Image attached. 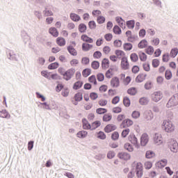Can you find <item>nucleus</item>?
<instances>
[{
  "instance_id": "nucleus-1",
  "label": "nucleus",
  "mask_w": 178,
  "mask_h": 178,
  "mask_svg": "<svg viewBox=\"0 0 178 178\" xmlns=\"http://www.w3.org/2000/svg\"><path fill=\"white\" fill-rule=\"evenodd\" d=\"M162 129H163L166 133H173V131H175V125L172 121L165 120L163 122Z\"/></svg>"
},
{
  "instance_id": "nucleus-2",
  "label": "nucleus",
  "mask_w": 178,
  "mask_h": 178,
  "mask_svg": "<svg viewBox=\"0 0 178 178\" xmlns=\"http://www.w3.org/2000/svg\"><path fill=\"white\" fill-rule=\"evenodd\" d=\"M178 105V93L175 94L172 97L170 98L168 103L166 104V108H173V106H177Z\"/></svg>"
},
{
  "instance_id": "nucleus-3",
  "label": "nucleus",
  "mask_w": 178,
  "mask_h": 178,
  "mask_svg": "<svg viewBox=\"0 0 178 178\" xmlns=\"http://www.w3.org/2000/svg\"><path fill=\"white\" fill-rule=\"evenodd\" d=\"M74 73H76V70L71 68L65 72L64 73H62V76H63L64 80H66V81H69L73 77L74 75Z\"/></svg>"
},
{
  "instance_id": "nucleus-4",
  "label": "nucleus",
  "mask_w": 178,
  "mask_h": 178,
  "mask_svg": "<svg viewBox=\"0 0 178 178\" xmlns=\"http://www.w3.org/2000/svg\"><path fill=\"white\" fill-rule=\"evenodd\" d=\"M163 98V93L160 90L156 91L152 95V101H154V102H159Z\"/></svg>"
},
{
  "instance_id": "nucleus-5",
  "label": "nucleus",
  "mask_w": 178,
  "mask_h": 178,
  "mask_svg": "<svg viewBox=\"0 0 178 178\" xmlns=\"http://www.w3.org/2000/svg\"><path fill=\"white\" fill-rule=\"evenodd\" d=\"M8 59L10 60H13L14 62H17L19 60V58L17 57V54H15L13 50H8L7 51Z\"/></svg>"
},
{
  "instance_id": "nucleus-6",
  "label": "nucleus",
  "mask_w": 178,
  "mask_h": 178,
  "mask_svg": "<svg viewBox=\"0 0 178 178\" xmlns=\"http://www.w3.org/2000/svg\"><path fill=\"white\" fill-rule=\"evenodd\" d=\"M121 67L123 70H129L130 69V64L127 60V57H122L121 59Z\"/></svg>"
},
{
  "instance_id": "nucleus-7",
  "label": "nucleus",
  "mask_w": 178,
  "mask_h": 178,
  "mask_svg": "<svg viewBox=\"0 0 178 178\" xmlns=\"http://www.w3.org/2000/svg\"><path fill=\"white\" fill-rule=\"evenodd\" d=\"M133 120L127 118L122 121L120 125V129H126V127H130V126H133Z\"/></svg>"
},
{
  "instance_id": "nucleus-8",
  "label": "nucleus",
  "mask_w": 178,
  "mask_h": 178,
  "mask_svg": "<svg viewBox=\"0 0 178 178\" xmlns=\"http://www.w3.org/2000/svg\"><path fill=\"white\" fill-rule=\"evenodd\" d=\"M136 172L137 177H143V164L141 163H136Z\"/></svg>"
},
{
  "instance_id": "nucleus-9",
  "label": "nucleus",
  "mask_w": 178,
  "mask_h": 178,
  "mask_svg": "<svg viewBox=\"0 0 178 178\" xmlns=\"http://www.w3.org/2000/svg\"><path fill=\"white\" fill-rule=\"evenodd\" d=\"M169 148L172 152H177L178 150V143L176 140H171L169 144Z\"/></svg>"
},
{
  "instance_id": "nucleus-10",
  "label": "nucleus",
  "mask_w": 178,
  "mask_h": 178,
  "mask_svg": "<svg viewBox=\"0 0 178 178\" xmlns=\"http://www.w3.org/2000/svg\"><path fill=\"white\" fill-rule=\"evenodd\" d=\"M129 140L130 143H131V144L135 145V147L136 148H139L140 147V145H138V140L136 137V135H130L129 136Z\"/></svg>"
},
{
  "instance_id": "nucleus-11",
  "label": "nucleus",
  "mask_w": 178,
  "mask_h": 178,
  "mask_svg": "<svg viewBox=\"0 0 178 178\" xmlns=\"http://www.w3.org/2000/svg\"><path fill=\"white\" fill-rule=\"evenodd\" d=\"M118 156L120 159H123L124 161H129L131 158L130 154L124 152L118 153Z\"/></svg>"
},
{
  "instance_id": "nucleus-12",
  "label": "nucleus",
  "mask_w": 178,
  "mask_h": 178,
  "mask_svg": "<svg viewBox=\"0 0 178 178\" xmlns=\"http://www.w3.org/2000/svg\"><path fill=\"white\" fill-rule=\"evenodd\" d=\"M115 22L118 23L121 29H126V22L124 21V19H123V18H122V17H116Z\"/></svg>"
},
{
  "instance_id": "nucleus-13",
  "label": "nucleus",
  "mask_w": 178,
  "mask_h": 178,
  "mask_svg": "<svg viewBox=\"0 0 178 178\" xmlns=\"http://www.w3.org/2000/svg\"><path fill=\"white\" fill-rule=\"evenodd\" d=\"M111 87L118 88V87H119V86H120V82L119 81V78H118L117 76L112 78V79L111 81Z\"/></svg>"
},
{
  "instance_id": "nucleus-14",
  "label": "nucleus",
  "mask_w": 178,
  "mask_h": 178,
  "mask_svg": "<svg viewBox=\"0 0 178 178\" xmlns=\"http://www.w3.org/2000/svg\"><path fill=\"white\" fill-rule=\"evenodd\" d=\"M21 37L24 44L29 42V41L30 40V36L29 35V33H27L26 31H21Z\"/></svg>"
},
{
  "instance_id": "nucleus-15",
  "label": "nucleus",
  "mask_w": 178,
  "mask_h": 178,
  "mask_svg": "<svg viewBox=\"0 0 178 178\" xmlns=\"http://www.w3.org/2000/svg\"><path fill=\"white\" fill-rule=\"evenodd\" d=\"M140 144L143 147H145L148 144V135L143 134L140 138Z\"/></svg>"
},
{
  "instance_id": "nucleus-16",
  "label": "nucleus",
  "mask_w": 178,
  "mask_h": 178,
  "mask_svg": "<svg viewBox=\"0 0 178 178\" xmlns=\"http://www.w3.org/2000/svg\"><path fill=\"white\" fill-rule=\"evenodd\" d=\"M116 125L108 124L104 127V131L106 133H111L116 130Z\"/></svg>"
},
{
  "instance_id": "nucleus-17",
  "label": "nucleus",
  "mask_w": 178,
  "mask_h": 178,
  "mask_svg": "<svg viewBox=\"0 0 178 178\" xmlns=\"http://www.w3.org/2000/svg\"><path fill=\"white\" fill-rule=\"evenodd\" d=\"M82 127L83 130H91V125L88 123V120L86 118L82 119Z\"/></svg>"
},
{
  "instance_id": "nucleus-18",
  "label": "nucleus",
  "mask_w": 178,
  "mask_h": 178,
  "mask_svg": "<svg viewBox=\"0 0 178 178\" xmlns=\"http://www.w3.org/2000/svg\"><path fill=\"white\" fill-rule=\"evenodd\" d=\"M43 14L45 17H49V16H54V13L51 10L48 6H45L43 10Z\"/></svg>"
},
{
  "instance_id": "nucleus-19",
  "label": "nucleus",
  "mask_w": 178,
  "mask_h": 178,
  "mask_svg": "<svg viewBox=\"0 0 178 178\" xmlns=\"http://www.w3.org/2000/svg\"><path fill=\"white\" fill-rule=\"evenodd\" d=\"M154 141L155 144H157V145H161V144H162V136L159 134H155Z\"/></svg>"
},
{
  "instance_id": "nucleus-20",
  "label": "nucleus",
  "mask_w": 178,
  "mask_h": 178,
  "mask_svg": "<svg viewBox=\"0 0 178 178\" xmlns=\"http://www.w3.org/2000/svg\"><path fill=\"white\" fill-rule=\"evenodd\" d=\"M67 50L68 51L69 54H70L72 56H77V51L73 46L70 45L67 47Z\"/></svg>"
},
{
  "instance_id": "nucleus-21",
  "label": "nucleus",
  "mask_w": 178,
  "mask_h": 178,
  "mask_svg": "<svg viewBox=\"0 0 178 178\" xmlns=\"http://www.w3.org/2000/svg\"><path fill=\"white\" fill-rule=\"evenodd\" d=\"M145 77H147V74H139L136 78V83H143Z\"/></svg>"
},
{
  "instance_id": "nucleus-22",
  "label": "nucleus",
  "mask_w": 178,
  "mask_h": 178,
  "mask_svg": "<svg viewBox=\"0 0 178 178\" xmlns=\"http://www.w3.org/2000/svg\"><path fill=\"white\" fill-rule=\"evenodd\" d=\"M81 40H82V41H84L85 42H88L89 44H92V42H94V40L88 37V35H82L81 36Z\"/></svg>"
},
{
  "instance_id": "nucleus-23",
  "label": "nucleus",
  "mask_w": 178,
  "mask_h": 178,
  "mask_svg": "<svg viewBox=\"0 0 178 178\" xmlns=\"http://www.w3.org/2000/svg\"><path fill=\"white\" fill-rule=\"evenodd\" d=\"M138 47L140 49H144V48H147V47H148V42L147 40L143 39L138 43Z\"/></svg>"
},
{
  "instance_id": "nucleus-24",
  "label": "nucleus",
  "mask_w": 178,
  "mask_h": 178,
  "mask_svg": "<svg viewBox=\"0 0 178 178\" xmlns=\"http://www.w3.org/2000/svg\"><path fill=\"white\" fill-rule=\"evenodd\" d=\"M56 43L59 47H65L66 45V40L63 38H58L56 39Z\"/></svg>"
},
{
  "instance_id": "nucleus-25",
  "label": "nucleus",
  "mask_w": 178,
  "mask_h": 178,
  "mask_svg": "<svg viewBox=\"0 0 178 178\" xmlns=\"http://www.w3.org/2000/svg\"><path fill=\"white\" fill-rule=\"evenodd\" d=\"M88 134V132H87V131H80L76 134V136L78 138H86Z\"/></svg>"
},
{
  "instance_id": "nucleus-26",
  "label": "nucleus",
  "mask_w": 178,
  "mask_h": 178,
  "mask_svg": "<svg viewBox=\"0 0 178 178\" xmlns=\"http://www.w3.org/2000/svg\"><path fill=\"white\" fill-rule=\"evenodd\" d=\"M134 26H136V21L134 19H131L127 22V26L129 30H133L134 29Z\"/></svg>"
},
{
  "instance_id": "nucleus-27",
  "label": "nucleus",
  "mask_w": 178,
  "mask_h": 178,
  "mask_svg": "<svg viewBox=\"0 0 178 178\" xmlns=\"http://www.w3.org/2000/svg\"><path fill=\"white\" fill-rule=\"evenodd\" d=\"M149 102V99H148V97H141L139 99V104L140 105H148Z\"/></svg>"
},
{
  "instance_id": "nucleus-28",
  "label": "nucleus",
  "mask_w": 178,
  "mask_h": 178,
  "mask_svg": "<svg viewBox=\"0 0 178 178\" xmlns=\"http://www.w3.org/2000/svg\"><path fill=\"white\" fill-rule=\"evenodd\" d=\"M91 128L90 130H95V129H98V127H99V126H101V122L100 121H95L91 124Z\"/></svg>"
},
{
  "instance_id": "nucleus-29",
  "label": "nucleus",
  "mask_w": 178,
  "mask_h": 178,
  "mask_svg": "<svg viewBox=\"0 0 178 178\" xmlns=\"http://www.w3.org/2000/svg\"><path fill=\"white\" fill-rule=\"evenodd\" d=\"M91 48H92V44L88 43L82 44V50L84 51V52H88V51L91 49Z\"/></svg>"
},
{
  "instance_id": "nucleus-30",
  "label": "nucleus",
  "mask_w": 178,
  "mask_h": 178,
  "mask_svg": "<svg viewBox=\"0 0 178 178\" xmlns=\"http://www.w3.org/2000/svg\"><path fill=\"white\" fill-rule=\"evenodd\" d=\"M70 19L73 20V22H79V20H81V18L76 13H71Z\"/></svg>"
},
{
  "instance_id": "nucleus-31",
  "label": "nucleus",
  "mask_w": 178,
  "mask_h": 178,
  "mask_svg": "<svg viewBox=\"0 0 178 178\" xmlns=\"http://www.w3.org/2000/svg\"><path fill=\"white\" fill-rule=\"evenodd\" d=\"M102 69H106L109 67V60L108 58H104L102 61Z\"/></svg>"
},
{
  "instance_id": "nucleus-32",
  "label": "nucleus",
  "mask_w": 178,
  "mask_h": 178,
  "mask_svg": "<svg viewBox=\"0 0 178 178\" xmlns=\"http://www.w3.org/2000/svg\"><path fill=\"white\" fill-rule=\"evenodd\" d=\"M49 33L53 37H58L59 35V33L58 32V29L56 28H50Z\"/></svg>"
},
{
  "instance_id": "nucleus-33",
  "label": "nucleus",
  "mask_w": 178,
  "mask_h": 178,
  "mask_svg": "<svg viewBox=\"0 0 178 178\" xmlns=\"http://www.w3.org/2000/svg\"><path fill=\"white\" fill-rule=\"evenodd\" d=\"M33 15L34 16H35V17H37V19H38L39 20L42 19V12H41L40 10H34L33 11Z\"/></svg>"
},
{
  "instance_id": "nucleus-34",
  "label": "nucleus",
  "mask_w": 178,
  "mask_h": 178,
  "mask_svg": "<svg viewBox=\"0 0 178 178\" xmlns=\"http://www.w3.org/2000/svg\"><path fill=\"white\" fill-rule=\"evenodd\" d=\"M3 119H10V114L6 109L1 111Z\"/></svg>"
},
{
  "instance_id": "nucleus-35",
  "label": "nucleus",
  "mask_w": 178,
  "mask_h": 178,
  "mask_svg": "<svg viewBox=\"0 0 178 178\" xmlns=\"http://www.w3.org/2000/svg\"><path fill=\"white\" fill-rule=\"evenodd\" d=\"M58 67H59V63L58 62L52 63L48 66L49 70H55V69H58Z\"/></svg>"
},
{
  "instance_id": "nucleus-36",
  "label": "nucleus",
  "mask_w": 178,
  "mask_h": 178,
  "mask_svg": "<svg viewBox=\"0 0 178 178\" xmlns=\"http://www.w3.org/2000/svg\"><path fill=\"white\" fill-rule=\"evenodd\" d=\"M75 101L80 102V101H83V93L81 92H77L74 95V97Z\"/></svg>"
},
{
  "instance_id": "nucleus-37",
  "label": "nucleus",
  "mask_w": 178,
  "mask_h": 178,
  "mask_svg": "<svg viewBox=\"0 0 178 178\" xmlns=\"http://www.w3.org/2000/svg\"><path fill=\"white\" fill-rule=\"evenodd\" d=\"M83 87V81H76L73 86L74 90H79Z\"/></svg>"
},
{
  "instance_id": "nucleus-38",
  "label": "nucleus",
  "mask_w": 178,
  "mask_h": 178,
  "mask_svg": "<svg viewBox=\"0 0 178 178\" xmlns=\"http://www.w3.org/2000/svg\"><path fill=\"white\" fill-rule=\"evenodd\" d=\"M79 31L83 33L87 31V26L85 24H80L79 25Z\"/></svg>"
},
{
  "instance_id": "nucleus-39",
  "label": "nucleus",
  "mask_w": 178,
  "mask_h": 178,
  "mask_svg": "<svg viewBox=\"0 0 178 178\" xmlns=\"http://www.w3.org/2000/svg\"><path fill=\"white\" fill-rule=\"evenodd\" d=\"M91 74V69L90 68H86L82 72V76L83 77H88Z\"/></svg>"
},
{
  "instance_id": "nucleus-40",
  "label": "nucleus",
  "mask_w": 178,
  "mask_h": 178,
  "mask_svg": "<svg viewBox=\"0 0 178 178\" xmlns=\"http://www.w3.org/2000/svg\"><path fill=\"white\" fill-rule=\"evenodd\" d=\"M115 54L118 59H122V56H124V51L122 50H115Z\"/></svg>"
},
{
  "instance_id": "nucleus-41",
  "label": "nucleus",
  "mask_w": 178,
  "mask_h": 178,
  "mask_svg": "<svg viewBox=\"0 0 178 178\" xmlns=\"http://www.w3.org/2000/svg\"><path fill=\"white\" fill-rule=\"evenodd\" d=\"M113 31L115 34H118V35L122 34V29L118 25L114 26L113 29Z\"/></svg>"
},
{
  "instance_id": "nucleus-42",
  "label": "nucleus",
  "mask_w": 178,
  "mask_h": 178,
  "mask_svg": "<svg viewBox=\"0 0 178 178\" xmlns=\"http://www.w3.org/2000/svg\"><path fill=\"white\" fill-rule=\"evenodd\" d=\"M108 112V110L106 108H99L96 109V113L98 115H104Z\"/></svg>"
},
{
  "instance_id": "nucleus-43",
  "label": "nucleus",
  "mask_w": 178,
  "mask_h": 178,
  "mask_svg": "<svg viewBox=\"0 0 178 178\" xmlns=\"http://www.w3.org/2000/svg\"><path fill=\"white\" fill-rule=\"evenodd\" d=\"M145 156L147 159H151V158H154V156H155V153L151 150L147 151Z\"/></svg>"
},
{
  "instance_id": "nucleus-44",
  "label": "nucleus",
  "mask_w": 178,
  "mask_h": 178,
  "mask_svg": "<svg viewBox=\"0 0 178 178\" xmlns=\"http://www.w3.org/2000/svg\"><path fill=\"white\" fill-rule=\"evenodd\" d=\"M124 51H131L133 49V44L131 43H125L123 45Z\"/></svg>"
},
{
  "instance_id": "nucleus-45",
  "label": "nucleus",
  "mask_w": 178,
  "mask_h": 178,
  "mask_svg": "<svg viewBox=\"0 0 178 178\" xmlns=\"http://www.w3.org/2000/svg\"><path fill=\"white\" fill-rule=\"evenodd\" d=\"M124 147L125 148V149H127V151H129V152H133V151H134L133 146L131 145L130 143H125Z\"/></svg>"
},
{
  "instance_id": "nucleus-46",
  "label": "nucleus",
  "mask_w": 178,
  "mask_h": 178,
  "mask_svg": "<svg viewBox=\"0 0 178 178\" xmlns=\"http://www.w3.org/2000/svg\"><path fill=\"white\" fill-rule=\"evenodd\" d=\"M112 120V115L104 114L103 116V122H111Z\"/></svg>"
},
{
  "instance_id": "nucleus-47",
  "label": "nucleus",
  "mask_w": 178,
  "mask_h": 178,
  "mask_svg": "<svg viewBox=\"0 0 178 178\" xmlns=\"http://www.w3.org/2000/svg\"><path fill=\"white\" fill-rule=\"evenodd\" d=\"M177 54H178L177 47H175V48L171 49V51H170L171 58H176V56H177Z\"/></svg>"
},
{
  "instance_id": "nucleus-48",
  "label": "nucleus",
  "mask_w": 178,
  "mask_h": 178,
  "mask_svg": "<svg viewBox=\"0 0 178 178\" xmlns=\"http://www.w3.org/2000/svg\"><path fill=\"white\" fill-rule=\"evenodd\" d=\"M88 26L91 30H95V29H97V24L95 23V21H90L88 22Z\"/></svg>"
},
{
  "instance_id": "nucleus-49",
  "label": "nucleus",
  "mask_w": 178,
  "mask_h": 178,
  "mask_svg": "<svg viewBox=\"0 0 178 178\" xmlns=\"http://www.w3.org/2000/svg\"><path fill=\"white\" fill-rule=\"evenodd\" d=\"M127 93L129 94V95H136V94H137V89H136V88H131L127 90Z\"/></svg>"
},
{
  "instance_id": "nucleus-50",
  "label": "nucleus",
  "mask_w": 178,
  "mask_h": 178,
  "mask_svg": "<svg viewBox=\"0 0 178 178\" xmlns=\"http://www.w3.org/2000/svg\"><path fill=\"white\" fill-rule=\"evenodd\" d=\"M139 58L142 62H145L147 60V54L144 52H139Z\"/></svg>"
},
{
  "instance_id": "nucleus-51",
  "label": "nucleus",
  "mask_w": 178,
  "mask_h": 178,
  "mask_svg": "<svg viewBox=\"0 0 178 178\" xmlns=\"http://www.w3.org/2000/svg\"><path fill=\"white\" fill-rule=\"evenodd\" d=\"M97 138H99L100 140H105L106 138V135L103 131H100L97 134Z\"/></svg>"
},
{
  "instance_id": "nucleus-52",
  "label": "nucleus",
  "mask_w": 178,
  "mask_h": 178,
  "mask_svg": "<svg viewBox=\"0 0 178 178\" xmlns=\"http://www.w3.org/2000/svg\"><path fill=\"white\" fill-rule=\"evenodd\" d=\"M91 66L94 70H97V69H99V62L95 60L92 63Z\"/></svg>"
},
{
  "instance_id": "nucleus-53",
  "label": "nucleus",
  "mask_w": 178,
  "mask_h": 178,
  "mask_svg": "<svg viewBox=\"0 0 178 178\" xmlns=\"http://www.w3.org/2000/svg\"><path fill=\"white\" fill-rule=\"evenodd\" d=\"M165 77L166 80H170L172 79V71L167 70L165 72Z\"/></svg>"
},
{
  "instance_id": "nucleus-54",
  "label": "nucleus",
  "mask_w": 178,
  "mask_h": 178,
  "mask_svg": "<svg viewBox=\"0 0 178 178\" xmlns=\"http://www.w3.org/2000/svg\"><path fill=\"white\" fill-rule=\"evenodd\" d=\"M115 156H116V153H115V152H113V151H109L107 153L108 159H113V158H115Z\"/></svg>"
},
{
  "instance_id": "nucleus-55",
  "label": "nucleus",
  "mask_w": 178,
  "mask_h": 178,
  "mask_svg": "<svg viewBox=\"0 0 178 178\" xmlns=\"http://www.w3.org/2000/svg\"><path fill=\"white\" fill-rule=\"evenodd\" d=\"M130 58L132 62H137L138 60V56L136 53L131 54Z\"/></svg>"
},
{
  "instance_id": "nucleus-56",
  "label": "nucleus",
  "mask_w": 178,
  "mask_h": 178,
  "mask_svg": "<svg viewBox=\"0 0 178 178\" xmlns=\"http://www.w3.org/2000/svg\"><path fill=\"white\" fill-rule=\"evenodd\" d=\"M90 83H93L95 86H97V78L95 75H92L88 78Z\"/></svg>"
},
{
  "instance_id": "nucleus-57",
  "label": "nucleus",
  "mask_w": 178,
  "mask_h": 178,
  "mask_svg": "<svg viewBox=\"0 0 178 178\" xmlns=\"http://www.w3.org/2000/svg\"><path fill=\"white\" fill-rule=\"evenodd\" d=\"M106 156V154H99L95 156V159H97V161H102V159H105Z\"/></svg>"
},
{
  "instance_id": "nucleus-58",
  "label": "nucleus",
  "mask_w": 178,
  "mask_h": 178,
  "mask_svg": "<svg viewBox=\"0 0 178 178\" xmlns=\"http://www.w3.org/2000/svg\"><path fill=\"white\" fill-rule=\"evenodd\" d=\"M152 2L157 8H162V1L161 0H152Z\"/></svg>"
},
{
  "instance_id": "nucleus-59",
  "label": "nucleus",
  "mask_w": 178,
  "mask_h": 178,
  "mask_svg": "<svg viewBox=\"0 0 178 178\" xmlns=\"http://www.w3.org/2000/svg\"><path fill=\"white\" fill-rule=\"evenodd\" d=\"M111 138L113 140V141H116L117 140H119V132L115 131L111 135Z\"/></svg>"
},
{
  "instance_id": "nucleus-60",
  "label": "nucleus",
  "mask_w": 178,
  "mask_h": 178,
  "mask_svg": "<svg viewBox=\"0 0 178 178\" xmlns=\"http://www.w3.org/2000/svg\"><path fill=\"white\" fill-rule=\"evenodd\" d=\"M35 3H38L40 6H45L47 0H33Z\"/></svg>"
},
{
  "instance_id": "nucleus-61",
  "label": "nucleus",
  "mask_w": 178,
  "mask_h": 178,
  "mask_svg": "<svg viewBox=\"0 0 178 178\" xmlns=\"http://www.w3.org/2000/svg\"><path fill=\"white\" fill-rule=\"evenodd\" d=\"M123 104L124 106H127V107L130 106V99H129V97H124Z\"/></svg>"
},
{
  "instance_id": "nucleus-62",
  "label": "nucleus",
  "mask_w": 178,
  "mask_h": 178,
  "mask_svg": "<svg viewBox=\"0 0 178 178\" xmlns=\"http://www.w3.org/2000/svg\"><path fill=\"white\" fill-rule=\"evenodd\" d=\"M146 54H147V55H152V54H154V47L152 46H149L146 49Z\"/></svg>"
},
{
  "instance_id": "nucleus-63",
  "label": "nucleus",
  "mask_w": 178,
  "mask_h": 178,
  "mask_svg": "<svg viewBox=\"0 0 178 178\" xmlns=\"http://www.w3.org/2000/svg\"><path fill=\"white\" fill-rule=\"evenodd\" d=\"M69 89L67 88H64L62 92H61V95H63V97H68L69 96Z\"/></svg>"
},
{
  "instance_id": "nucleus-64",
  "label": "nucleus",
  "mask_w": 178,
  "mask_h": 178,
  "mask_svg": "<svg viewBox=\"0 0 178 178\" xmlns=\"http://www.w3.org/2000/svg\"><path fill=\"white\" fill-rule=\"evenodd\" d=\"M131 116L134 119H138L140 118V111H134L132 112Z\"/></svg>"
}]
</instances>
